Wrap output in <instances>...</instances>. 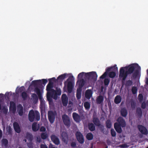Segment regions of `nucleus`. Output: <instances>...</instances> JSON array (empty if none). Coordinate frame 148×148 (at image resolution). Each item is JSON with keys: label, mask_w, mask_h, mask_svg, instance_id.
I'll use <instances>...</instances> for the list:
<instances>
[{"label": "nucleus", "mask_w": 148, "mask_h": 148, "mask_svg": "<svg viewBox=\"0 0 148 148\" xmlns=\"http://www.w3.org/2000/svg\"><path fill=\"white\" fill-rule=\"evenodd\" d=\"M140 67L137 63L132 64L128 66L121 67L119 71V77L122 78V80L125 81L127 75L132 73L133 78H136L138 76Z\"/></svg>", "instance_id": "1"}, {"label": "nucleus", "mask_w": 148, "mask_h": 148, "mask_svg": "<svg viewBox=\"0 0 148 148\" xmlns=\"http://www.w3.org/2000/svg\"><path fill=\"white\" fill-rule=\"evenodd\" d=\"M47 82V80L46 79H42L41 80H37L33 81L32 82V84L35 88L34 91L37 94L39 99H41L42 97V95L40 90L38 88V87H40L42 86V84L44 86L46 84Z\"/></svg>", "instance_id": "2"}, {"label": "nucleus", "mask_w": 148, "mask_h": 148, "mask_svg": "<svg viewBox=\"0 0 148 148\" xmlns=\"http://www.w3.org/2000/svg\"><path fill=\"white\" fill-rule=\"evenodd\" d=\"M35 118L37 121L40 120V116L39 113L37 111L34 112L33 110H30L28 114L29 120L31 122H32L34 121Z\"/></svg>", "instance_id": "3"}, {"label": "nucleus", "mask_w": 148, "mask_h": 148, "mask_svg": "<svg viewBox=\"0 0 148 148\" xmlns=\"http://www.w3.org/2000/svg\"><path fill=\"white\" fill-rule=\"evenodd\" d=\"M74 79V77L73 76H70L66 81L64 83L65 86H66V83L68 82L67 90L69 93H71L72 92L73 88V85L72 81H73Z\"/></svg>", "instance_id": "4"}, {"label": "nucleus", "mask_w": 148, "mask_h": 148, "mask_svg": "<svg viewBox=\"0 0 148 148\" xmlns=\"http://www.w3.org/2000/svg\"><path fill=\"white\" fill-rule=\"evenodd\" d=\"M111 70L118 72V67L116 66V65L115 64L113 66L108 67L106 69V71L100 77V79H103L105 78L107 75L108 72Z\"/></svg>", "instance_id": "5"}, {"label": "nucleus", "mask_w": 148, "mask_h": 148, "mask_svg": "<svg viewBox=\"0 0 148 148\" xmlns=\"http://www.w3.org/2000/svg\"><path fill=\"white\" fill-rule=\"evenodd\" d=\"M53 88V85H50L48 84L47 86L46 90L47 91V100L49 102H51L52 101V99H51V96L52 93V89Z\"/></svg>", "instance_id": "6"}, {"label": "nucleus", "mask_w": 148, "mask_h": 148, "mask_svg": "<svg viewBox=\"0 0 148 148\" xmlns=\"http://www.w3.org/2000/svg\"><path fill=\"white\" fill-rule=\"evenodd\" d=\"M56 113L52 111H49L48 112V119L51 124L53 123L55 121V116Z\"/></svg>", "instance_id": "7"}, {"label": "nucleus", "mask_w": 148, "mask_h": 148, "mask_svg": "<svg viewBox=\"0 0 148 148\" xmlns=\"http://www.w3.org/2000/svg\"><path fill=\"white\" fill-rule=\"evenodd\" d=\"M62 118L64 124L66 126L69 127L71 123L69 117L66 114H64L62 116Z\"/></svg>", "instance_id": "8"}, {"label": "nucleus", "mask_w": 148, "mask_h": 148, "mask_svg": "<svg viewBox=\"0 0 148 148\" xmlns=\"http://www.w3.org/2000/svg\"><path fill=\"white\" fill-rule=\"evenodd\" d=\"M52 93L51 94V99L52 98L56 100L58 98V96L60 95L61 94V91L60 89H59L56 90H52Z\"/></svg>", "instance_id": "9"}, {"label": "nucleus", "mask_w": 148, "mask_h": 148, "mask_svg": "<svg viewBox=\"0 0 148 148\" xmlns=\"http://www.w3.org/2000/svg\"><path fill=\"white\" fill-rule=\"evenodd\" d=\"M137 128L140 132L143 134L147 135L148 134V130L146 128L142 125H139Z\"/></svg>", "instance_id": "10"}, {"label": "nucleus", "mask_w": 148, "mask_h": 148, "mask_svg": "<svg viewBox=\"0 0 148 148\" xmlns=\"http://www.w3.org/2000/svg\"><path fill=\"white\" fill-rule=\"evenodd\" d=\"M77 139L80 143L82 144L84 142V139L82 134L79 132L77 131L75 134Z\"/></svg>", "instance_id": "11"}, {"label": "nucleus", "mask_w": 148, "mask_h": 148, "mask_svg": "<svg viewBox=\"0 0 148 148\" xmlns=\"http://www.w3.org/2000/svg\"><path fill=\"white\" fill-rule=\"evenodd\" d=\"M97 74L96 72L92 71L90 72L89 81L95 82L97 79Z\"/></svg>", "instance_id": "12"}, {"label": "nucleus", "mask_w": 148, "mask_h": 148, "mask_svg": "<svg viewBox=\"0 0 148 148\" xmlns=\"http://www.w3.org/2000/svg\"><path fill=\"white\" fill-rule=\"evenodd\" d=\"M72 116L73 120L76 122L79 123L81 121V117L76 112L73 113Z\"/></svg>", "instance_id": "13"}, {"label": "nucleus", "mask_w": 148, "mask_h": 148, "mask_svg": "<svg viewBox=\"0 0 148 148\" xmlns=\"http://www.w3.org/2000/svg\"><path fill=\"white\" fill-rule=\"evenodd\" d=\"M62 100L63 106H66L68 103V98L65 94H63L62 95Z\"/></svg>", "instance_id": "14"}, {"label": "nucleus", "mask_w": 148, "mask_h": 148, "mask_svg": "<svg viewBox=\"0 0 148 148\" xmlns=\"http://www.w3.org/2000/svg\"><path fill=\"white\" fill-rule=\"evenodd\" d=\"M42 99V97L41 99H39L40 100V109L41 115L45 111V103Z\"/></svg>", "instance_id": "15"}, {"label": "nucleus", "mask_w": 148, "mask_h": 148, "mask_svg": "<svg viewBox=\"0 0 148 148\" xmlns=\"http://www.w3.org/2000/svg\"><path fill=\"white\" fill-rule=\"evenodd\" d=\"M51 140L56 145H58L60 143L59 138L55 135L52 134L51 136Z\"/></svg>", "instance_id": "16"}, {"label": "nucleus", "mask_w": 148, "mask_h": 148, "mask_svg": "<svg viewBox=\"0 0 148 148\" xmlns=\"http://www.w3.org/2000/svg\"><path fill=\"white\" fill-rule=\"evenodd\" d=\"M77 83L78 84V87L77 89L82 90V88L84 85L85 83V81L84 79H82L79 81L78 80L76 84H77Z\"/></svg>", "instance_id": "17"}, {"label": "nucleus", "mask_w": 148, "mask_h": 148, "mask_svg": "<svg viewBox=\"0 0 148 148\" xmlns=\"http://www.w3.org/2000/svg\"><path fill=\"white\" fill-rule=\"evenodd\" d=\"M118 123H115L114 125V128L117 132L119 133H121L122 132L121 126Z\"/></svg>", "instance_id": "18"}, {"label": "nucleus", "mask_w": 148, "mask_h": 148, "mask_svg": "<svg viewBox=\"0 0 148 148\" xmlns=\"http://www.w3.org/2000/svg\"><path fill=\"white\" fill-rule=\"evenodd\" d=\"M118 123L120 126L123 127L126 126V123L124 119L122 117H119L118 119Z\"/></svg>", "instance_id": "19"}, {"label": "nucleus", "mask_w": 148, "mask_h": 148, "mask_svg": "<svg viewBox=\"0 0 148 148\" xmlns=\"http://www.w3.org/2000/svg\"><path fill=\"white\" fill-rule=\"evenodd\" d=\"M13 127L15 131L17 133H19L21 132V130L20 126L16 122L13 123Z\"/></svg>", "instance_id": "20"}, {"label": "nucleus", "mask_w": 148, "mask_h": 148, "mask_svg": "<svg viewBox=\"0 0 148 148\" xmlns=\"http://www.w3.org/2000/svg\"><path fill=\"white\" fill-rule=\"evenodd\" d=\"M10 109L14 112L16 111V104L14 102L10 101Z\"/></svg>", "instance_id": "21"}, {"label": "nucleus", "mask_w": 148, "mask_h": 148, "mask_svg": "<svg viewBox=\"0 0 148 148\" xmlns=\"http://www.w3.org/2000/svg\"><path fill=\"white\" fill-rule=\"evenodd\" d=\"M92 92L91 90L88 89L86 91L85 97L86 99H90L92 97Z\"/></svg>", "instance_id": "22"}, {"label": "nucleus", "mask_w": 148, "mask_h": 148, "mask_svg": "<svg viewBox=\"0 0 148 148\" xmlns=\"http://www.w3.org/2000/svg\"><path fill=\"white\" fill-rule=\"evenodd\" d=\"M17 111L20 116L23 115V107L21 104L19 105L17 107Z\"/></svg>", "instance_id": "23"}, {"label": "nucleus", "mask_w": 148, "mask_h": 148, "mask_svg": "<svg viewBox=\"0 0 148 148\" xmlns=\"http://www.w3.org/2000/svg\"><path fill=\"white\" fill-rule=\"evenodd\" d=\"M127 111L125 108H123L121 110V114L122 116L125 117L127 114Z\"/></svg>", "instance_id": "24"}, {"label": "nucleus", "mask_w": 148, "mask_h": 148, "mask_svg": "<svg viewBox=\"0 0 148 148\" xmlns=\"http://www.w3.org/2000/svg\"><path fill=\"white\" fill-rule=\"evenodd\" d=\"M66 73H64L59 75L56 79L57 82H62L66 77Z\"/></svg>", "instance_id": "25"}, {"label": "nucleus", "mask_w": 148, "mask_h": 148, "mask_svg": "<svg viewBox=\"0 0 148 148\" xmlns=\"http://www.w3.org/2000/svg\"><path fill=\"white\" fill-rule=\"evenodd\" d=\"M93 122L96 126L99 127L101 126L100 121L97 117H95L93 118Z\"/></svg>", "instance_id": "26"}, {"label": "nucleus", "mask_w": 148, "mask_h": 148, "mask_svg": "<svg viewBox=\"0 0 148 148\" xmlns=\"http://www.w3.org/2000/svg\"><path fill=\"white\" fill-rule=\"evenodd\" d=\"M104 101V97L102 95H99L97 98L96 99L97 103L98 104H100L102 103Z\"/></svg>", "instance_id": "27"}, {"label": "nucleus", "mask_w": 148, "mask_h": 148, "mask_svg": "<svg viewBox=\"0 0 148 148\" xmlns=\"http://www.w3.org/2000/svg\"><path fill=\"white\" fill-rule=\"evenodd\" d=\"M121 97L119 95H117L115 98L114 102L116 104H118L121 102Z\"/></svg>", "instance_id": "28"}, {"label": "nucleus", "mask_w": 148, "mask_h": 148, "mask_svg": "<svg viewBox=\"0 0 148 148\" xmlns=\"http://www.w3.org/2000/svg\"><path fill=\"white\" fill-rule=\"evenodd\" d=\"M39 126H37V123L34 122L33 123L32 125V129L34 132H36L39 130Z\"/></svg>", "instance_id": "29"}, {"label": "nucleus", "mask_w": 148, "mask_h": 148, "mask_svg": "<svg viewBox=\"0 0 148 148\" xmlns=\"http://www.w3.org/2000/svg\"><path fill=\"white\" fill-rule=\"evenodd\" d=\"M25 138L29 141L31 142L33 138V135L27 132L26 134Z\"/></svg>", "instance_id": "30"}, {"label": "nucleus", "mask_w": 148, "mask_h": 148, "mask_svg": "<svg viewBox=\"0 0 148 148\" xmlns=\"http://www.w3.org/2000/svg\"><path fill=\"white\" fill-rule=\"evenodd\" d=\"M88 127V129L91 131H93L95 129V126L92 123H89Z\"/></svg>", "instance_id": "31"}, {"label": "nucleus", "mask_w": 148, "mask_h": 148, "mask_svg": "<svg viewBox=\"0 0 148 148\" xmlns=\"http://www.w3.org/2000/svg\"><path fill=\"white\" fill-rule=\"evenodd\" d=\"M136 113L139 117H141L143 115V112L142 110L140 108H138L136 110Z\"/></svg>", "instance_id": "32"}, {"label": "nucleus", "mask_w": 148, "mask_h": 148, "mask_svg": "<svg viewBox=\"0 0 148 148\" xmlns=\"http://www.w3.org/2000/svg\"><path fill=\"white\" fill-rule=\"evenodd\" d=\"M1 145H4L5 147H6L8 144V140L5 138H3L1 141Z\"/></svg>", "instance_id": "33"}, {"label": "nucleus", "mask_w": 148, "mask_h": 148, "mask_svg": "<svg viewBox=\"0 0 148 148\" xmlns=\"http://www.w3.org/2000/svg\"><path fill=\"white\" fill-rule=\"evenodd\" d=\"M82 90L77 89L76 91V97L78 99L81 98V91Z\"/></svg>", "instance_id": "34"}, {"label": "nucleus", "mask_w": 148, "mask_h": 148, "mask_svg": "<svg viewBox=\"0 0 148 148\" xmlns=\"http://www.w3.org/2000/svg\"><path fill=\"white\" fill-rule=\"evenodd\" d=\"M49 83L48 84L50 85H53V82H57V79L54 77L49 79Z\"/></svg>", "instance_id": "35"}, {"label": "nucleus", "mask_w": 148, "mask_h": 148, "mask_svg": "<svg viewBox=\"0 0 148 148\" xmlns=\"http://www.w3.org/2000/svg\"><path fill=\"white\" fill-rule=\"evenodd\" d=\"M86 137L88 140H91L93 139V136L92 133H89L87 134Z\"/></svg>", "instance_id": "36"}, {"label": "nucleus", "mask_w": 148, "mask_h": 148, "mask_svg": "<svg viewBox=\"0 0 148 148\" xmlns=\"http://www.w3.org/2000/svg\"><path fill=\"white\" fill-rule=\"evenodd\" d=\"M84 106L86 110H88L90 108V104L88 102H85L84 103Z\"/></svg>", "instance_id": "37"}, {"label": "nucleus", "mask_w": 148, "mask_h": 148, "mask_svg": "<svg viewBox=\"0 0 148 148\" xmlns=\"http://www.w3.org/2000/svg\"><path fill=\"white\" fill-rule=\"evenodd\" d=\"M106 127L108 128H110L112 126V124L110 120L108 119L106 122Z\"/></svg>", "instance_id": "38"}, {"label": "nucleus", "mask_w": 148, "mask_h": 148, "mask_svg": "<svg viewBox=\"0 0 148 148\" xmlns=\"http://www.w3.org/2000/svg\"><path fill=\"white\" fill-rule=\"evenodd\" d=\"M21 97H22V98L24 100H26L27 97V92H23L21 93Z\"/></svg>", "instance_id": "39"}, {"label": "nucleus", "mask_w": 148, "mask_h": 148, "mask_svg": "<svg viewBox=\"0 0 148 148\" xmlns=\"http://www.w3.org/2000/svg\"><path fill=\"white\" fill-rule=\"evenodd\" d=\"M41 136L43 140L46 139L48 136V134L46 132L42 133L41 134Z\"/></svg>", "instance_id": "40"}, {"label": "nucleus", "mask_w": 148, "mask_h": 148, "mask_svg": "<svg viewBox=\"0 0 148 148\" xmlns=\"http://www.w3.org/2000/svg\"><path fill=\"white\" fill-rule=\"evenodd\" d=\"M32 100L34 101H37L38 100V97L36 94L33 93L31 96Z\"/></svg>", "instance_id": "41"}, {"label": "nucleus", "mask_w": 148, "mask_h": 148, "mask_svg": "<svg viewBox=\"0 0 148 148\" xmlns=\"http://www.w3.org/2000/svg\"><path fill=\"white\" fill-rule=\"evenodd\" d=\"M116 75V73L114 71H112L108 73L109 76L111 78L114 77Z\"/></svg>", "instance_id": "42"}, {"label": "nucleus", "mask_w": 148, "mask_h": 148, "mask_svg": "<svg viewBox=\"0 0 148 148\" xmlns=\"http://www.w3.org/2000/svg\"><path fill=\"white\" fill-rule=\"evenodd\" d=\"M132 92L133 94H135L137 93V89L136 86H133L132 89Z\"/></svg>", "instance_id": "43"}, {"label": "nucleus", "mask_w": 148, "mask_h": 148, "mask_svg": "<svg viewBox=\"0 0 148 148\" xmlns=\"http://www.w3.org/2000/svg\"><path fill=\"white\" fill-rule=\"evenodd\" d=\"M138 99L140 102H141L143 100V96L142 94H139L138 97Z\"/></svg>", "instance_id": "44"}, {"label": "nucleus", "mask_w": 148, "mask_h": 148, "mask_svg": "<svg viewBox=\"0 0 148 148\" xmlns=\"http://www.w3.org/2000/svg\"><path fill=\"white\" fill-rule=\"evenodd\" d=\"M131 106L132 109H134L136 107V104L134 101H132L130 102Z\"/></svg>", "instance_id": "45"}, {"label": "nucleus", "mask_w": 148, "mask_h": 148, "mask_svg": "<svg viewBox=\"0 0 148 148\" xmlns=\"http://www.w3.org/2000/svg\"><path fill=\"white\" fill-rule=\"evenodd\" d=\"M110 80L108 78H105L104 81V83L105 86H108L110 82Z\"/></svg>", "instance_id": "46"}, {"label": "nucleus", "mask_w": 148, "mask_h": 148, "mask_svg": "<svg viewBox=\"0 0 148 148\" xmlns=\"http://www.w3.org/2000/svg\"><path fill=\"white\" fill-rule=\"evenodd\" d=\"M65 135L63 136L62 135V140L63 141L65 142L68 139V136L66 134H65Z\"/></svg>", "instance_id": "47"}, {"label": "nucleus", "mask_w": 148, "mask_h": 148, "mask_svg": "<svg viewBox=\"0 0 148 148\" xmlns=\"http://www.w3.org/2000/svg\"><path fill=\"white\" fill-rule=\"evenodd\" d=\"M111 135L113 137H115L116 136V134L114 130L112 129L111 130Z\"/></svg>", "instance_id": "48"}, {"label": "nucleus", "mask_w": 148, "mask_h": 148, "mask_svg": "<svg viewBox=\"0 0 148 148\" xmlns=\"http://www.w3.org/2000/svg\"><path fill=\"white\" fill-rule=\"evenodd\" d=\"M84 77L86 79L89 81L90 72L85 73Z\"/></svg>", "instance_id": "49"}, {"label": "nucleus", "mask_w": 148, "mask_h": 148, "mask_svg": "<svg viewBox=\"0 0 148 148\" xmlns=\"http://www.w3.org/2000/svg\"><path fill=\"white\" fill-rule=\"evenodd\" d=\"M85 73L84 72H82L80 73L78 75L77 78L79 79L80 78H82L83 77Z\"/></svg>", "instance_id": "50"}, {"label": "nucleus", "mask_w": 148, "mask_h": 148, "mask_svg": "<svg viewBox=\"0 0 148 148\" xmlns=\"http://www.w3.org/2000/svg\"><path fill=\"white\" fill-rule=\"evenodd\" d=\"M133 83L132 80H129L127 81L126 83V85L127 86H130Z\"/></svg>", "instance_id": "51"}, {"label": "nucleus", "mask_w": 148, "mask_h": 148, "mask_svg": "<svg viewBox=\"0 0 148 148\" xmlns=\"http://www.w3.org/2000/svg\"><path fill=\"white\" fill-rule=\"evenodd\" d=\"M27 146L29 148H33L32 143L31 142L27 143Z\"/></svg>", "instance_id": "52"}, {"label": "nucleus", "mask_w": 148, "mask_h": 148, "mask_svg": "<svg viewBox=\"0 0 148 148\" xmlns=\"http://www.w3.org/2000/svg\"><path fill=\"white\" fill-rule=\"evenodd\" d=\"M2 110L3 112L5 114H6L7 113L8 111V109L5 107H3V108Z\"/></svg>", "instance_id": "53"}, {"label": "nucleus", "mask_w": 148, "mask_h": 148, "mask_svg": "<svg viewBox=\"0 0 148 148\" xmlns=\"http://www.w3.org/2000/svg\"><path fill=\"white\" fill-rule=\"evenodd\" d=\"M141 107L142 108L144 109L146 107V103L145 102H143L141 104Z\"/></svg>", "instance_id": "54"}, {"label": "nucleus", "mask_w": 148, "mask_h": 148, "mask_svg": "<svg viewBox=\"0 0 148 148\" xmlns=\"http://www.w3.org/2000/svg\"><path fill=\"white\" fill-rule=\"evenodd\" d=\"M36 142L38 143H40L42 141L41 138L39 137H37L36 138Z\"/></svg>", "instance_id": "55"}, {"label": "nucleus", "mask_w": 148, "mask_h": 148, "mask_svg": "<svg viewBox=\"0 0 148 148\" xmlns=\"http://www.w3.org/2000/svg\"><path fill=\"white\" fill-rule=\"evenodd\" d=\"M76 145V144L75 142H72L71 143V146L72 147H75Z\"/></svg>", "instance_id": "56"}, {"label": "nucleus", "mask_w": 148, "mask_h": 148, "mask_svg": "<svg viewBox=\"0 0 148 148\" xmlns=\"http://www.w3.org/2000/svg\"><path fill=\"white\" fill-rule=\"evenodd\" d=\"M46 130V128L44 126H42L40 129V131L41 132H45Z\"/></svg>", "instance_id": "57"}, {"label": "nucleus", "mask_w": 148, "mask_h": 148, "mask_svg": "<svg viewBox=\"0 0 148 148\" xmlns=\"http://www.w3.org/2000/svg\"><path fill=\"white\" fill-rule=\"evenodd\" d=\"M8 132L9 134H11L12 133V128L10 126L8 127Z\"/></svg>", "instance_id": "58"}, {"label": "nucleus", "mask_w": 148, "mask_h": 148, "mask_svg": "<svg viewBox=\"0 0 148 148\" xmlns=\"http://www.w3.org/2000/svg\"><path fill=\"white\" fill-rule=\"evenodd\" d=\"M40 148H48L47 146L46 145L41 144L40 146Z\"/></svg>", "instance_id": "59"}, {"label": "nucleus", "mask_w": 148, "mask_h": 148, "mask_svg": "<svg viewBox=\"0 0 148 148\" xmlns=\"http://www.w3.org/2000/svg\"><path fill=\"white\" fill-rule=\"evenodd\" d=\"M10 93H11V94H12V92H6L5 94V95L6 96V97H7L8 98V96H9V94Z\"/></svg>", "instance_id": "60"}, {"label": "nucleus", "mask_w": 148, "mask_h": 148, "mask_svg": "<svg viewBox=\"0 0 148 148\" xmlns=\"http://www.w3.org/2000/svg\"><path fill=\"white\" fill-rule=\"evenodd\" d=\"M2 136V130L0 129V139H1Z\"/></svg>", "instance_id": "61"}, {"label": "nucleus", "mask_w": 148, "mask_h": 148, "mask_svg": "<svg viewBox=\"0 0 148 148\" xmlns=\"http://www.w3.org/2000/svg\"><path fill=\"white\" fill-rule=\"evenodd\" d=\"M120 147H126V145L125 144H122L120 145Z\"/></svg>", "instance_id": "62"}, {"label": "nucleus", "mask_w": 148, "mask_h": 148, "mask_svg": "<svg viewBox=\"0 0 148 148\" xmlns=\"http://www.w3.org/2000/svg\"><path fill=\"white\" fill-rule=\"evenodd\" d=\"M49 148H56L55 147H53V145H50L49 146Z\"/></svg>", "instance_id": "63"}, {"label": "nucleus", "mask_w": 148, "mask_h": 148, "mask_svg": "<svg viewBox=\"0 0 148 148\" xmlns=\"http://www.w3.org/2000/svg\"><path fill=\"white\" fill-rule=\"evenodd\" d=\"M23 141L25 142H27V140L25 139L24 140H23Z\"/></svg>", "instance_id": "64"}]
</instances>
